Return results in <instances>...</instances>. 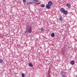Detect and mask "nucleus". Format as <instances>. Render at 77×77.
Returning <instances> with one entry per match:
<instances>
[{
    "mask_svg": "<svg viewBox=\"0 0 77 77\" xmlns=\"http://www.w3.org/2000/svg\"><path fill=\"white\" fill-rule=\"evenodd\" d=\"M52 5V2L51 1H49L48 3V4L46 5V8L50 9V7Z\"/></svg>",
    "mask_w": 77,
    "mask_h": 77,
    "instance_id": "1",
    "label": "nucleus"
},
{
    "mask_svg": "<svg viewBox=\"0 0 77 77\" xmlns=\"http://www.w3.org/2000/svg\"><path fill=\"white\" fill-rule=\"evenodd\" d=\"M61 77H66V73L64 72H62L60 73Z\"/></svg>",
    "mask_w": 77,
    "mask_h": 77,
    "instance_id": "2",
    "label": "nucleus"
},
{
    "mask_svg": "<svg viewBox=\"0 0 77 77\" xmlns=\"http://www.w3.org/2000/svg\"><path fill=\"white\" fill-rule=\"evenodd\" d=\"M26 32L27 33H32V27L31 26L30 28L29 29H27L26 30Z\"/></svg>",
    "mask_w": 77,
    "mask_h": 77,
    "instance_id": "3",
    "label": "nucleus"
},
{
    "mask_svg": "<svg viewBox=\"0 0 77 77\" xmlns=\"http://www.w3.org/2000/svg\"><path fill=\"white\" fill-rule=\"evenodd\" d=\"M65 9L63 8H61L60 10V11L61 12H63H63L65 11Z\"/></svg>",
    "mask_w": 77,
    "mask_h": 77,
    "instance_id": "4",
    "label": "nucleus"
},
{
    "mask_svg": "<svg viewBox=\"0 0 77 77\" xmlns=\"http://www.w3.org/2000/svg\"><path fill=\"white\" fill-rule=\"evenodd\" d=\"M66 6L68 8H70L71 7V5L69 3L66 4Z\"/></svg>",
    "mask_w": 77,
    "mask_h": 77,
    "instance_id": "5",
    "label": "nucleus"
},
{
    "mask_svg": "<svg viewBox=\"0 0 77 77\" xmlns=\"http://www.w3.org/2000/svg\"><path fill=\"white\" fill-rule=\"evenodd\" d=\"M59 18V20H60V21H61V22H62V21H63V18L61 16Z\"/></svg>",
    "mask_w": 77,
    "mask_h": 77,
    "instance_id": "6",
    "label": "nucleus"
},
{
    "mask_svg": "<svg viewBox=\"0 0 77 77\" xmlns=\"http://www.w3.org/2000/svg\"><path fill=\"white\" fill-rule=\"evenodd\" d=\"M32 2H28L27 3V4L28 5H32Z\"/></svg>",
    "mask_w": 77,
    "mask_h": 77,
    "instance_id": "7",
    "label": "nucleus"
},
{
    "mask_svg": "<svg viewBox=\"0 0 77 77\" xmlns=\"http://www.w3.org/2000/svg\"><path fill=\"white\" fill-rule=\"evenodd\" d=\"M63 13L64 14H65V15H66L67 14H68V11H65V10H64V11Z\"/></svg>",
    "mask_w": 77,
    "mask_h": 77,
    "instance_id": "8",
    "label": "nucleus"
},
{
    "mask_svg": "<svg viewBox=\"0 0 77 77\" xmlns=\"http://www.w3.org/2000/svg\"><path fill=\"white\" fill-rule=\"evenodd\" d=\"M71 64H72V65H73L74 64V61L72 60L70 62Z\"/></svg>",
    "mask_w": 77,
    "mask_h": 77,
    "instance_id": "9",
    "label": "nucleus"
},
{
    "mask_svg": "<svg viewBox=\"0 0 77 77\" xmlns=\"http://www.w3.org/2000/svg\"><path fill=\"white\" fill-rule=\"evenodd\" d=\"M29 66H30V67H32L33 66V64L32 63H30L29 64Z\"/></svg>",
    "mask_w": 77,
    "mask_h": 77,
    "instance_id": "10",
    "label": "nucleus"
},
{
    "mask_svg": "<svg viewBox=\"0 0 77 77\" xmlns=\"http://www.w3.org/2000/svg\"><path fill=\"white\" fill-rule=\"evenodd\" d=\"M55 36V35H54V33H52L51 34V36L52 37H54Z\"/></svg>",
    "mask_w": 77,
    "mask_h": 77,
    "instance_id": "11",
    "label": "nucleus"
},
{
    "mask_svg": "<svg viewBox=\"0 0 77 77\" xmlns=\"http://www.w3.org/2000/svg\"><path fill=\"white\" fill-rule=\"evenodd\" d=\"M3 61L2 59H0V63H3Z\"/></svg>",
    "mask_w": 77,
    "mask_h": 77,
    "instance_id": "12",
    "label": "nucleus"
},
{
    "mask_svg": "<svg viewBox=\"0 0 77 77\" xmlns=\"http://www.w3.org/2000/svg\"><path fill=\"white\" fill-rule=\"evenodd\" d=\"M40 6L42 7V8H44L45 6L44 4H42Z\"/></svg>",
    "mask_w": 77,
    "mask_h": 77,
    "instance_id": "13",
    "label": "nucleus"
},
{
    "mask_svg": "<svg viewBox=\"0 0 77 77\" xmlns=\"http://www.w3.org/2000/svg\"><path fill=\"white\" fill-rule=\"evenodd\" d=\"M24 76H25L24 74L23 73H22V77H24Z\"/></svg>",
    "mask_w": 77,
    "mask_h": 77,
    "instance_id": "14",
    "label": "nucleus"
},
{
    "mask_svg": "<svg viewBox=\"0 0 77 77\" xmlns=\"http://www.w3.org/2000/svg\"><path fill=\"white\" fill-rule=\"evenodd\" d=\"M32 2L33 3H36L35 0H33L32 1Z\"/></svg>",
    "mask_w": 77,
    "mask_h": 77,
    "instance_id": "15",
    "label": "nucleus"
},
{
    "mask_svg": "<svg viewBox=\"0 0 77 77\" xmlns=\"http://www.w3.org/2000/svg\"><path fill=\"white\" fill-rule=\"evenodd\" d=\"M35 3H37V2H39V1L38 0H35Z\"/></svg>",
    "mask_w": 77,
    "mask_h": 77,
    "instance_id": "16",
    "label": "nucleus"
},
{
    "mask_svg": "<svg viewBox=\"0 0 77 77\" xmlns=\"http://www.w3.org/2000/svg\"><path fill=\"white\" fill-rule=\"evenodd\" d=\"M41 31L42 32H44V28H41Z\"/></svg>",
    "mask_w": 77,
    "mask_h": 77,
    "instance_id": "17",
    "label": "nucleus"
},
{
    "mask_svg": "<svg viewBox=\"0 0 77 77\" xmlns=\"http://www.w3.org/2000/svg\"><path fill=\"white\" fill-rule=\"evenodd\" d=\"M23 3H26V0H23Z\"/></svg>",
    "mask_w": 77,
    "mask_h": 77,
    "instance_id": "18",
    "label": "nucleus"
}]
</instances>
